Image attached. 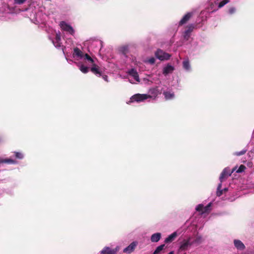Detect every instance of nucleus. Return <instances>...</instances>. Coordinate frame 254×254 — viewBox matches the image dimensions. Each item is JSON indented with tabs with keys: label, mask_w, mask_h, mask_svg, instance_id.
I'll return each instance as SVG.
<instances>
[{
	"label": "nucleus",
	"mask_w": 254,
	"mask_h": 254,
	"mask_svg": "<svg viewBox=\"0 0 254 254\" xmlns=\"http://www.w3.org/2000/svg\"><path fill=\"white\" fill-rule=\"evenodd\" d=\"M46 0H31L27 7L22 9L16 7H10L5 3H0V19L8 20L13 18L14 15L21 11L23 15L27 17L33 23L39 25L44 24L47 14L45 12L44 2Z\"/></svg>",
	"instance_id": "obj_1"
},
{
	"label": "nucleus",
	"mask_w": 254,
	"mask_h": 254,
	"mask_svg": "<svg viewBox=\"0 0 254 254\" xmlns=\"http://www.w3.org/2000/svg\"><path fill=\"white\" fill-rule=\"evenodd\" d=\"M72 58L82 73H87L90 68L91 71L96 76L100 77L101 75L102 70L95 64L94 60L88 54H84L79 48L73 49Z\"/></svg>",
	"instance_id": "obj_2"
},
{
	"label": "nucleus",
	"mask_w": 254,
	"mask_h": 254,
	"mask_svg": "<svg viewBox=\"0 0 254 254\" xmlns=\"http://www.w3.org/2000/svg\"><path fill=\"white\" fill-rule=\"evenodd\" d=\"M162 88L159 86L152 87L148 89V94H136L130 99L131 102H141L150 99L156 100L162 93Z\"/></svg>",
	"instance_id": "obj_3"
},
{
	"label": "nucleus",
	"mask_w": 254,
	"mask_h": 254,
	"mask_svg": "<svg viewBox=\"0 0 254 254\" xmlns=\"http://www.w3.org/2000/svg\"><path fill=\"white\" fill-rule=\"evenodd\" d=\"M229 2V0H223L220 2V3L218 6H216L215 4L212 2L211 0H208V6L206 7L205 10L201 11L200 14V16L203 18L202 20H205L210 13L216 11L219 8L223 7Z\"/></svg>",
	"instance_id": "obj_4"
},
{
	"label": "nucleus",
	"mask_w": 254,
	"mask_h": 254,
	"mask_svg": "<svg viewBox=\"0 0 254 254\" xmlns=\"http://www.w3.org/2000/svg\"><path fill=\"white\" fill-rule=\"evenodd\" d=\"M51 40L55 47L58 49L61 48L64 54L66 56L64 49L63 48V46L62 45L61 32L60 31L56 32L55 38ZM65 58L67 62L69 64H72L73 63L72 60L68 59L66 57H65Z\"/></svg>",
	"instance_id": "obj_5"
},
{
	"label": "nucleus",
	"mask_w": 254,
	"mask_h": 254,
	"mask_svg": "<svg viewBox=\"0 0 254 254\" xmlns=\"http://www.w3.org/2000/svg\"><path fill=\"white\" fill-rule=\"evenodd\" d=\"M236 169H237V167H234L232 170H231L229 167L224 168L220 174L219 177L220 182L221 183H223L235 171Z\"/></svg>",
	"instance_id": "obj_6"
},
{
	"label": "nucleus",
	"mask_w": 254,
	"mask_h": 254,
	"mask_svg": "<svg viewBox=\"0 0 254 254\" xmlns=\"http://www.w3.org/2000/svg\"><path fill=\"white\" fill-rule=\"evenodd\" d=\"M59 25L61 30L67 34H69L71 35H73L74 34V30L72 27L68 23L65 21H62L60 22Z\"/></svg>",
	"instance_id": "obj_7"
},
{
	"label": "nucleus",
	"mask_w": 254,
	"mask_h": 254,
	"mask_svg": "<svg viewBox=\"0 0 254 254\" xmlns=\"http://www.w3.org/2000/svg\"><path fill=\"white\" fill-rule=\"evenodd\" d=\"M127 73L130 77H132V79H129L130 82L132 83H135V82H139L140 79L138 76V74L134 68H131L128 70Z\"/></svg>",
	"instance_id": "obj_8"
},
{
	"label": "nucleus",
	"mask_w": 254,
	"mask_h": 254,
	"mask_svg": "<svg viewBox=\"0 0 254 254\" xmlns=\"http://www.w3.org/2000/svg\"><path fill=\"white\" fill-rule=\"evenodd\" d=\"M211 202H209L207 205L204 206L203 204H199L195 207V210L199 212L201 214L208 213L211 210Z\"/></svg>",
	"instance_id": "obj_9"
},
{
	"label": "nucleus",
	"mask_w": 254,
	"mask_h": 254,
	"mask_svg": "<svg viewBox=\"0 0 254 254\" xmlns=\"http://www.w3.org/2000/svg\"><path fill=\"white\" fill-rule=\"evenodd\" d=\"M191 239L192 246H197L203 243L204 239L200 235L197 234L196 235L190 237Z\"/></svg>",
	"instance_id": "obj_10"
},
{
	"label": "nucleus",
	"mask_w": 254,
	"mask_h": 254,
	"mask_svg": "<svg viewBox=\"0 0 254 254\" xmlns=\"http://www.w3.org/2000/svg\"><path fill=\"white\" fill-rule=\"evenodd\" d=\"M191 242V239H190V237L187 239L183 240L181 242L180 249L182 251L188 250L191 246H192Z\"/></svg>",
	"instance_id": "obj_11"
},
{
	"label": "nucleus",
	"mask_w": 254,
	"mask_h": 254,
	"mask_svg": "<svg viewBox=\"0 0 254 254\" xmlns=\"http://www.w3.org/2000/svg\"><path fill=\"white\" fill-rule=\"evenodd\" d=\"M120 250V247L117 246L114 249L109 247H105L100 252V254H116Z\"/></svg>",
	"instance_id": "obj_12"
},
{
	"label": "nucleus",
	"mask_w": 254,
	"mask_h": 254,
	"mask_svg": "<svg viewBox=\"0 0 254 254\" xmlns=\"http://www.w3.org/2000/svg\"><path fill=\"white\" fill-rule=\"evenodd\" d=\"M155 54L156 57L161 61L168 60L170 57V55L169 54L165 53L160 49L157 50Z\"/></svg>",
	"instance_id": "obj_13"
},
{
	"label": "nucleus",
	"mask_w": 254,
	"mask_h": 254,
	"mask_svg": "<svg viewBox=\"0 0 254 254\" xmlns=\"http://www.w3.org/2000/svg\"><path fill=\"white\" fill-rule=\"evenodd\" d=\"M137 244L138 242L137 241L132 242L129 246L124 249V253L130 254L135 250Z\"/></svg>",
	"instance_id": "obj_14"
},
{
	"label": "nucleus",
	"mask_w": 254,
	"mask_h": 254,
	"mask_svg": "<svg viewBox=\"0 0 254 254\" xmlns=\"http://www.w3.org/2000/svg\"><path fill=\"white\" fill-rule=\"evenodd\" d=\"M192 15L193 12H189L186 13L179 21V25L181 26L186 23L192 17Z\"/></svg>",
	"instance_id": "obj_15"
},
{
	"label": "nucleus",
	"mask_w": 254,
	"mask_h": 254,
	"mask_svg": "<svg viewBox=\"0 0 254 254\" xmlns=\"http://www.w3.org/2000/svg\"><path fill=\"white\" fill-rule=\"evenodd\" d=\"M182 66L183 69L187 72H190L191 71V66L190 62L188 58L185 59L182 62Z\"/></svg>",
	"instance_id": "obj_16"
},
{
	"label": "nucleus",
	"mask_w": 254,
	"mask_h": 254,
	"mask_svg": "<svg viewBox=\"0 0 254 254\" xmlns=\"http://www.w3.org/2000/svg\"><path fill=\"white\" fill-rule=\"evenodd\" d=\"M163 94L166 100H171L174 98L175 94L174 92L170 90L164 91Z\"/></svg>",
	"instance_id": "obj_17"
},
{
	"label": "nucleus",
	"mask_w": 254,
	"mask_h": 254,
	"mask_svg": "<svg viewBox=\"0 0 254 254\" xmlns=\"http://www.w3.org/2000/svg\"><path fill=\"white\" fill-rule=\"evenodd\" d=\"M194 28V24H190L188 27L187 29L185 30L184 33V38L186 39H188L190 36V33L192 31L193 29Z\"/></svg>",
	"instance_id": "obj_18"
},
{
	"label": "nucleus",
	"mask_w": 254,
	"mask_h": 254,
	"mask_svg": "<svg viewBox=\"0 0 254 254\" xmlns=\"http://www.w3.org/2000/svg\"><path fill=\"white\" fill-rule=\"evenodd\" d=\"M174 70V67L170 64H168L166 66L164 67L163 69V73L165 75H166L169 73H172Z\"/></svg>",
	"instance_id": "obj_19"
},
{
	"label": "nucleus",
	"mask_w": 254,
	"mask_h": 254,
	"mask_svg": "<svg viewBox=\"0 0 254 254\" xmlns=\"http://www.w3.org/2000/svg\"><path fill=\"white\" fill-rule=\"evenodd\" d=\"M2 163L16 164L18 163V162L16 160L12 158L3 159L0 158V164Z\"/></svg>",
	"instance_id": "obj_20"
},
{
	"label": "nucleus",
	"mask_w": 254,
	"mask_h": 254,
	"mask_svg": "<svg viewBox=\"0 0 254 254\" xmlns=\"http://www.w3.org/2000/svg\"><path fill=\"white\" fill-rule=\"evenodd\" d=\"M177 236L178 234L177 232H174L165 239V243L167 244L171 243L176 239Z\"/></svg>",
	"instance_id": "obj_21"
},
{
	"label": "nucleus",
	"mask_w": 254,
	"mask_h": 254,
	"mask_svg": "<svg viewBox=\"0 0 254 254\" xmlns=\"http://www.w3.org/2000/svg\"><path fill=\"white\" fill-rule=\"evenodd\" d=\"M234 244L239 250H243L245 248L244 244L239 240H234Z\"/></svg>",
	"instance_id": "obj_22"
},
{
	"label": "nucleus",
	"mask_w": 254,
	"mask_h": 254,
	"mask_svg": "<svg viewBox=\"0 0 254 254\" xmlns=\"http://www.w3.org/2000/svg\"><path fill=\"white\" fill-rule=\"evenodd\" d=\"M161 238V234L160 233H156L152 234L150 237V240L152 242H158Z\"/></svg>",
	"instance_id": "obj_23"
},
{
	"label": "nucleus",
	"mask_w": 254,
	"mask_h": 254,
	"mask_svg": "<svg viewBox=\"0 0 254 254\" xmlns=\"http://www.w3.org/2000/svg\"><path fill=\"white\" fill-rule=\"evenodd\" d=\"M222 183H220L218 185V187H217V191H216V195L218 196H221L222 193H223V192H226L228 190V188H225L224 189L222 190L221 189V188H222Z\"/></svg>",
	"instance_id": "obj_24"
},
{
	"label": "nucleus",
	"mask_w": 254,
	"mask_h": 254,
	"mask_svg": "<svg viewBox=\"0 0 254 254\" xmlns=\"http://www.w3.org/2000/svg\"><path fill=\"white\" fill-rule=\"evenodd\" d=\"M153 82V79L149 76L147 78H143L141 79V83L147 85H150Z\"/></svg>",
	"instance_id": "obj_25"
},
{
	"label": "nucleus",
	"mask_w": 254,
	"mask_h": 254,
	"mask_svg": "<svg viewBox=\"0 0 254 254\" xmlns=\"http://www.w3.org/2000/svg\"><path fill=\"white\" fill-rule=\"evenodd\" d=\"M13 153V157H15V159L21 160L24 157V154L21 152L14 151Z\"/></svg>",
	"instance_id": "obj_26"
},
{
	"label": "nucleus",
	"mask_w": 254,
	"mask_h": 254,
	"mask_svg": "<svg viewBox=\"0 0 254 254\" xmlns=\"http://www.w3.org/2000/svg\"><path fill=\"white\" fill-rule=\"evenodd\" d=\"M155 62V58L151 57L148 58H146L144 60V62L146 64H148L151 65L154 64Z\"/></svg>",
	"instance_id": "obj_27"
},
{
	"label": "nucleus",
	"mask_w": 254,
	"mask_h": 254,
	"mask_svg": "<svg viewBox=\"0 0 254 254\" xmlns=\"http://www.w3.org/2000/svg\"><path fill=\"white\" fill-rule=\"evenodd\" d=\"M247 151V149H243L242 150H241L240 151H237V152H234L233 153V155L234 156H241V155L245 154Z\"/></svg>",
	"instance_id": "obj_28"
},
{
	"label": "nucleus",
	"mask_w": 254,
	"mask_h": 254,
	"mask_svg": "<svg viewBox=\"0 0 254 254\" xmlns=\"http://www.w3.org/2000/svg\"><path fill=\"white\" fill-rule=\"evenodd\" d=\"M165 245H161L158 247H157L155 251L154 252V254H158L161 251L163 250L164 249Z\"/></svg>",
	"instance_id": "obj_29"
},
{
	"label": "nucleus",
	"mask_w": 254,
	"mask_h": 254,
	"mask_svg": "<svg viewBox=\"0 0 254 254\" xmlns=\"http://www.w3.org/2000/svg\"><path fill=\"white\" fill-rule=\"evenodd\" d=\"M246 169V167L244 165H241L237 170L236 169L235 171L238 173H242L245 171Z\"/></svg>",
	"instance_id": "obj_30"
},
{
	"label": "nucleus",
	"mask_w": 254,
	"mask_h": 254,
	"mask_svg": "<svg viewBox=\"0 0 254 254\" xmlns=\"http://www.w3.org/2000/svg\"><path fill=\"white\" fill-rule=\"evenodd\" d=\"M27 0H13V3L16 5H22L25 3Z\"/></svg>",
	"instance_id": "obj_31"
},
{
	"label": "nucleus",
	"mask_w": 254,
	"mask_h": 254,
	"mask_svg": "<svg viewBox=\"0 0 254 254\" xmlns=\"http://www.w3.org/2000/svg\"><path fill=\"white\" fill-rule=\"evenodd\" d=\"M236 11V8L235 7H231L228 10V13L229 14H233Z\"/></svg>",
	"instance_id": "obj_32"
},
{
	"label": "nucleus",
	"mask_w": 254,
	"mask_h": 254,
	"mask_svg": "<svg viewBox=\"0 0 254 254\" xmlns=\"http://www.w3.org/2000/svg\"><path fill=\"white\" fill-rule=\"evenodd\" d=\"M103 72H104V71H102V74H103ZM100 76H102L103 79L105 81H107V82H108V81H109V80H108V76H107V75H102V74H101V75Z\"/></svg>",
	"instance_id": "obj_33"
},
{
	"label": "nucleus",
	"mask_w": 254,
	"mask_h": 254,
	"mask_svg": "<svg viewBox=\"0 0 254 254\" xmlns=\"http://www.w3.org/2000/svg\"><path fill=\"white\" fill-rule=\"evenodd\" d=\"M168 254H174V252L173 251H171Z\"/></svg>",
	"instance_id": "obj_34"
}]
</instances>
